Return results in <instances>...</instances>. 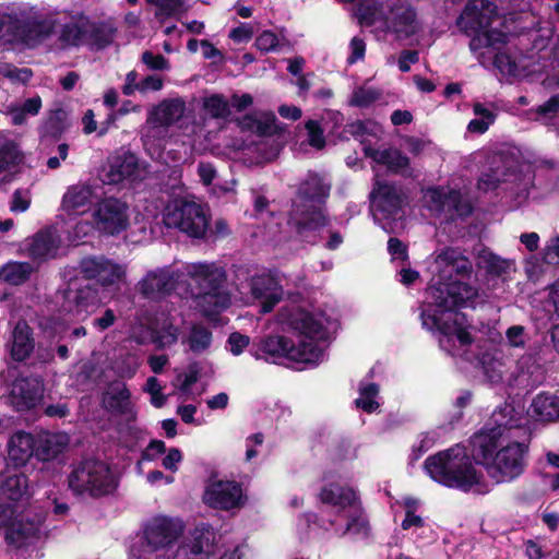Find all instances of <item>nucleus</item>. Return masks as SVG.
<instances>
[{"label": "nucleus", "mask_w": 559, "mask_h": 559, "mask_svg": "<svg viewBox=\"0 0 559 559\" xmlns=\"http://www.w3.org/2000/svg\"><path fill=\"white\" fill-rule=\"evenodd\" d=\"M417 12L414 7L396 5L392 9L390 28L397 38H407L417 33Z\"/></svg>", "instance_id": "c85d7f7f"}, {"label": "nucleus", "mask_w": 559, "mask_h": 559, "mask_svg": "<svg viewBox=\"0 0 559 559\" xmlns=\"http://www.w3.org/2000/svg\"><path fill=\"white\" fill-rule=\"evenodd\" d=\"M289 325L297 332L298 343L285 335L267 334L254 340L250 354L255 359L277 364L282 359L316 365L322 356L319 341H325L328 330L311 312L298 310L290 314Z\"/></svg>", "instance_id": "7ed1b4c3"}, {"label": "nucleus", "mask_w": 559, "mask_h": 559, "mask_svg": "<svg viewBox=\"0 0 559 559\" xmlns=\"http://www.w3.org/2000/svg\"><path fill=\"white\" fill-rule=\"evenodd\" d=\"M178 340V329L173 324L167 326H163L154 338V342L157 344L158 348L169 347L177 343Z\"/></svg>", "instance_id": "864d4df0"}, {"label": "nucleus", "mask_w": 559, "mask_h": 559, "mask_svg": "<svg viewBox=\"0 0 559 559\" xmlns=\"http://www.w3.org/2000/svg\"><path fill=\"white\" fill-rule=\"evenodd\" d=\"M528 413L537 421H559V396L548 392L538 393L533 399Z\"/></svg>", "instance_id": "7c9ffc66"}, {"label": "nucleus", "mask_w": 559, "mask_h": 559, "mask_svg": "<svg viewBox=\"0 0 559 559\" xmlns=\"http://www.w3.org/2000/svg\"><path fill=\"white\" fill-rule=\"evenodd\" d=\"M331 185L316 171H308L299 183L293 204L294 227L299 236L317 231L330 224L324 206L330 197Z\"/></svg>", "instance_id": "20e7f679"}, {"label": "nucleus", "mask_w": 559, "mask_h": 559, "mask_svg": "<svg viewBox=\"0 0 559 559\" xmlns=\"http://www.w3.org/2000/svg\"><path fill=\"white\" fill-rule=\"evenodd\" d=\"M419 61V52L417 50L404 49L400 52L397 66L401 72L406 73L411 70V64Z\"/></svg>", "instance_id": "e2e57ef3"}, {"label": "nucleus", "mask_w": 559, "mask_h": 559, "mask_svg": "<svg viewBox=\"0 0 559 559\" xmlns=\"http://www.w3.org/2000/svg\"><path fill=\"white\" fill-rule=\"evenodd\" d=\"M528 444L513 441L499 449L495 461L488 466V476L497 484L519 478L527 465Z\"/></svg>", "instance_id": "0eeeda50"}, {"label": "nucleus", "mask_w": 559, "mask_h": 559, "mask_svg": "<svg viewBox=\"0 0 559 559\" xmlns=\"http://www.w3.org/2000/svg\"><path fill=\"white\" fill-rule=\"evenodd\" d=\"M227 344L230 353L235 356H239L243 353V349L249 346L250 337L240 332H233L227 338Z\"/></svg>", "instance_id": "4d7b16f0"}, {"label": "nucleus", "mask_w": 559, "mask_h": 559, "mask_svg": "<svg viewBox=\"0 0 559 559\" xmlns=\"http://www.w3.org/2000/svg\"><path fill=\"white\" fill-rule=\"evenodd\" d=\"M35 437L26 431L15 432L8 442V456L14 466L25 465L34 456Z\"/></svg>", "instance_id": "c756f323"}, {"label": "nucleus", "mask_w": 559, "mask_h": 559, "mask_svg": "<svg viewBox=\"0 0 559 559\" xmlns=\"http://www.w3.org/2000/svg\"><path fill=\"white\" fill-rule=\"evenodd\" d=\"M92 191L85 186H72L62 198V209L68 214L85 212L91 203Z\"/></svg>", "instance_id": "f704fd0d"}, {"label": "nucleus", "mask_w": 559, "mask_h": 559, "mask_svg": "<svg viewBox=\"0 0 559 559\" xmlns=\"http://www.w3.org/2000/svg\"><path fill=\"white\" fill-rule=\"evenodd\" d=\"M59 312L78 321L85 320L102 305L100 289L97 284L69 283L60 293Z\"/></svg>", "instance_id": "423d86ee"}, {"label": "nucleus", "mask_w": 559, "mask_h": 559, "mask_svg": "<svg viewBox=\"0 0 559 559\" xmlns=\"http://www.w3.org/2000/svg\"><path fill=\"white\" fill-rule=\"evenodd\" d=\"M364 154L377 164L385 166L390 174L406 178L412 176L409 157L397 148L378 150L371 145H365Z\"/></svg>", "instance_id": "aec40b11"}, {"label": "nucleus", "mask_w": 559, "mask_h": 559, "mask_svg": "<svg viewBox=\"0 0 559 559\" xmlns=\"http://www.w3.org/2000/svg\"><path fill=\"white\" fill-rule=\"evenodd\" d=\"M139 171V158L130 150L121 147L108 158L107 182L118 185L126 179H133Z\"/></svg>", "instance_id": "6ab92c4d"}, {"label": "nucleus", "mask_w": 559, "mask_h": 559, "mask_svg": "<svg viewBox=\"0 0 559 559\" xmlns=\"http://www.w3.org/2000/svg\"><path fill=\"white\" fill-rule=\"evenodd\" d=\"M33 271L29 262L10 261L0 269V280L10 285L20 286L29 280Z\"/></svg>", "instance_id": "e433bc0d"}, {"label": "nucleus", "mask_w": 559, "mask_h": 559, "mask_svg": "<svg viewBox=\"0 0 559 559\" xmlns=\"http://www.w3.org/2000/svg\"><path fill=\"white\" fill-rule=\"evenodd\" d=\"M68 129L67 114L63 109H56L46 120L41 130L43 140L58 142Z\"/></svg>", "instance_id": "58836bf2"}, {"label": "nucleus", "mask_w": 559, "mask_h": 559, "mask_svg": "<svg viewBox=\"0 0 559 559\" xmlns=\"http://www.w3.org/2000/svg\"><path fill=\"white\" fill-rule=\"evenodd\" d=\"M56 26L57 21L53 19H21L20 44L35 48L55 33Z\"/></svg>", "instance_id": "412c9836"}, {"label": "nucleus", "mask_w": 559, "mask_h": 559, "mask_svg": "<svg viewBox=\"0 0 559 559\" xmlns=\"http://www.w3.org/2000/svg\"><path fill=\"white\" fill-rule=\"evenodd\" d=\"M371 207L385 219H396L404 214L408 194L403 186L376 179L369 193Z\"/></svg>", "instance_id": "6e6552de"}, {"label": "nucleus", "mask_w": 559, "mask_h": 559, "mask_svg": "<svg viewBox=\"0 0 559 559\" xmlns=\"http://www.w3.org/2000/svg\"><path fill=\"white\" fill-rule=\"evenodd\" d=\"M182 461V453L178 448H170L166 454V456L162 461V465L164 468L177 472L178 463Z\"/></svg>", "instance_id": "338daca9"}, {"label": "nucleus", "mask_w": 559, "mask_h": 559, "mask_svg": "<svg viewBox=\"0 0 559 559\" xmlns=\"http://www.w3.org/2000/svg\"><path fill=\"white\" fill-rule=\"evenodd\" d=\"M185 525L179 519L157 515L151 519L143 532L147 552L165 550L168 552L173 545L182 535Z\"/></svg>", "instance_id": "9d476101"}, {"label": "nucleus", "mask_w": 559, "mask_h": 559, "mask_svg": "<svg viewBox=\"0 0 559 559\" xmlns=\"http://www.w3.org/2000/svg\"><path fill=\"white\" fill-rule=\"evenodd\" d=\"M185 112V102L178 98L164 99L148 114L147 123L155 127H169L179 121Z\"/></svg>", "instance_id": "cd10ccee"}, {"label": "nucleus", "mask_w": 559, "mask_h": 559, "mask_svg": "<svg viewBox=\"0 0 559 559\" xmlns=\"http://www.w3.org/2000/svg\"><path fill=\"white\" fill-rule=\"evenodd\" d=\"M201 269V278L199 282L200 290L227 293L224 287L226 281L224 271L217 269L211 270L207 265H202Z\"/></svg>", "instance_id": "37998d69"}, {"label": "nucleus", "mask_w": 559, "mask_h": 559, "mask_svg": "<svg viewBox=\"0 0 559 559\" xmlns=\"http://www.w3.org/2000/svg\"><path fill=\"white\" fill-rule=\"evenodd\" d=\"M5 349L15 362H24L32 356L35 349L34 332L25 320L21 319L15 323L5 343Z\"/></svg>", "instance_id": "a211bd4d"}, {"label": "nucleus", "mask_w": 559, "mask_h": 559, "mask_svg": "<svg viewBox=\"0 0 559 559\" xmlns=\"http://www.w3.org/2000/svg\"><path fill=\"white\" fill-rule=\"evenodd\" d=\"M128 204L117 198L99 201L95 211V222L99 231L106 235H119L129 226Z\"/></svg>", "instance_id": "f8f14e48"}, {"label": "nucleus", "mask_w": 559, "mask_h": 559, "mask_svg": "<svg viewBox=\"0 0 559 559\" xmlns=\"http://www.w3.org/2000/svg\"><path fill=\"white\" fill-rule=\"evenodd\" d=\"M498 17L497 5L489 0H468L455 24L461 32L471 36L472 33L490 31L492 22Z\"/></svg>", "instance_id": "9b49d317"}, {"label": "nucleus", "mask_w": 559, "mask_h": 559, "mask_svg": "<svg viewBox=\"0 0 559 559\" xmlns=\"http://www.w3.org/2000/svg\"><path fill=\"white\" fill-rule=\"evenodd\" d=\"M166 452V444L163 440L153 439L147 447L141 452L142 461H154L157 455Z\"/></svg>", "instance_id": "bf43d9fd"}, {"label": "nucleus", "mask_w": 559, "mask_h": 559, "mask_svg": "<svg viewBox=\"0 0 559 559\" xmlns=\"http://www.w3.org/2000/svg\"><path fill=\"white\" fill-rule=\"evenodd\" d=\"M277 118L273 111H265L261 114V119H258L253 134L258 136H272L278 134L282 128L276 123Z\"/></svg>", "instance_id": "8fccbe9b"}, {"label": "nucleus", "mask_w": 559, "mask_h": 559, "mask_svg": "<svg viewBox=\"0 0 559 559\" xmlns=\"http://www.w3.org/2000/svg\"><path fill=\"white\" fill-rule=\"evenodd\" d=\"M379 393V385L374 382H370L359 389L360 397L355 401L358 408L364 412L371 414L378 407L379 403L374 400Z\"/></svg>", "instance_id": "09e8293b"}, {"label": "nucleus", "mask_w": 559, "mask_h": 559, "mask_svg": "<svg viewBox=\"0 0 559 559\" xmlns=\"http://www.w3.org/2000/svg\"><path fill=\"white\" fill-rule=\"evenodd\" d=\"M58 238L49 228L39 229L29 240L27 252L33 260H46L58 250Z\"/></svg>", "instance_id": "473e14b6"}, {"label": "nucleus", "mask_w": 559, "mask_h": 559, "mask_svg": "<svg viewBox=\"0 0 559 559\" xmlns=\"http://www.w3.org/2000/svg\"><path fill=\"white\" fill-rule=\"evenodd\" d=\"M168 225L176 226L191 238L201 239L209 228L210 217L202 205L194 201L178 200L173 211L166 215Z\"/></svg>", "instance_id": "1a4fd4ad"}, {"label": "nucleus", "mask_w": 559, "mask_h": 559, "mask_svg": "<svg viewBox=\"0 0 559 559\" xmlns=\"http://www.w3.org/2000/svg\"><path fill=\"white\" fill-rule=\"evenodd\" d=\"M103 406L109 413L128 416L129 420L136 418V411L131 402V392L126 383L111 385L110 392L103 397Z\"/></svg>", "instance_id": "b1692460"}, {"label": "nucleus", "mask_w": 559, "mask_h": 559, "mask_svg": "<svg viewBox=\"0 0 559 559\" xmlns=\"http://www.w3.org/2000/svg\"><path fill=\"white\" fill-rule=\"evenodd\" d=\"M197 305L205 317L211 318L229 307L230 296L228 293L200 290L197 295Z\"/></svg>", "instance_id": "72a5a7b5"}, {"label": "nucleus", "mask_w": 559, "mask_h": 559, "mask_svg": "<svg viewBox=\"0 0 559 559\" xmlns=\"http://www.w3.org/2000/svg\"><path fill=\"white\" fill-rule=\"evenodd\" d=\"M203 110L213 119L229 120L231 116L230 103L223 94H212L203 99Z\"/></svg>", "instance_id": "a19ab883"}, {"label": "nucleus", "mask_w": 559, "mask_h": 559, "mask_svg": "<svg viewBox=\"0 0 559 559\" xmlns=\"http://www.w3.org/2000/svg\"><path fill=\"white\" fill-rule=\"evenodd\" d=\"M305 128L308 133V144L317 150H322L326 145L324 130L319 121L310 119L306 122Z\"/></svg>", "instance_id": "3c124183"}, {"label": "nucleus", "mask_w": 559, "mask_h": 559, "mask_svg": "<svg viewBox=\"0 0 559 559\" xmlns=\"http://www.w3.org/2000/svg\"><path fill=\"white\" fill-rule=\"evenodd\" d=\"M356 15L361 25L371 26L376 22V9L369 4H359Z\"/></svg>", "instance_id": "774afa93"}, {"label": "nucleus", "mask_w": 559, "mask_h": 559, "mask_svg": "<svg viewBox=\"0 0 559 559\" xmlns=\"http://www.w3.org/2000/svg\"><path fill=\"white\" fill-rule=\"evenodd\" d=\"M477 265L481 269H485L488 275L501 277L509 272L511 262L509 260L502 259L488 249H483L478 253Z\"/></svg>", "instance_id": "4c0bfd02"}, {"label": "nucleus", "mask_w": 559, "mask_h": 559, "mask_svg": "<svg viewBox=\"0 0 559 559\" xmlns=\"http://www.w3.org/2000/svg\"><path fill=\"white\" fill-rule=\"evenodd\" d=\"M114 33L115 29L104 22H95L90 19L85 45L91 49L103 50L112 44Z\"/></svg>", "instance_id": "c9c22d12"}, {"label": "nucleus", "mask_w": 559, "mask_h": 559, "mask_svg": "<svg viewBox=\"0 0 559 559\" xmlns=\"http://www.w3.org/2000/svg\"><path fill=\"white\" fill-rule=\"evenodd\" d=\"M429 197L435 209L445 213L452 222L469 217L474 212L471 201L457 189L445 190L443 187H436L430 190Z\"/></svg>", "instance_id": "2eb2a0df"}, {"label": "nucleus", "mask_w": 559, "mask_h": 559, "mask_svg": "<svg viewBox=\"0 0 559 559\" xmlns=\"http://www.w3.org/2000/svg\"><path fill=\"white\" fill-rule=\"evenodd\" d=\"M69 443L64 433L46 432L35 437L34 456L43 462L56 460L61 455Z\"/></svg>", "instance_id": "393cba45"}, {"label": "nucleus", "mask_w": 559, "mask_h": 559, "mask_svg": "<svg viewBox=\"0 0 559 559\" xmlns=\"http://www.w3.org/2000/svg\"><path fill=\"white\" fill-rule=\"evenodd\" d=\"M213 342V334L206 326L194 323L188 336L189 348L192 353L199 354L209 349Z\"/></svg>", "instance_id": "79ce46f5"}, {"label": "nucleus", "mask_w": 559, "mask_h": 559, "mask_svg": "<svg viewBox=\"0 0 559 559\" xmlns=\"http://www.w3.org/2000/svg\"><path fill=\"white\" fill-rule=\"evenodd\" d=\"M88 23L90 17L83 12L72 15L69 22L61 25L58 37L60 45L63 48L85 45Z\"/></svg>", "instance_id": "a878e982"}, {"label": "nucleus", "mask_w": 559, "mask_h": 559, "mask_svg": "<svg viewBox=\"0 0 559 559\" xmlns=\"http://www.w3.org/2000/svg\"><path fill=\"white\" fill-rule=\"evenodd\" d=\"M278 46V38L272 31H263L255 38V47L264 52L275 50Z\"/></svg>", "instance_id": "13d9d810"}, {"label": "nucleus", "mask_w": 559, "mask_h": 559, "mask_svg": "<svg viewBox=\"0 0 559 559\" xmlns=\"http://www.w3.org/2000/svg\"><path fill=\"white\" fill-rule=\"evenodd\" d=\"M438 261L444 267L426 289V300L419 307L421 325L440 333L442 346L444 342L451 344L455 341L460 347L469 346L474 337L466 329L465 313L460 310L478 295L476 287L467 283L473 275V263L459 249L451 247L439 253Z\"/></svg>", "instance_id": "f257e3e1"}, {"label": "nucleus", "mask_w": 559, "mask_h": 559, "mask_svg": "<svg viewBox=\"0 0 559 559\" xmlns=\"http://www.w3.org/2000/svg\"><path fill=\"white\" fill-rule=\"evenodd\" d=\"M471 36L469 49L472 51H478L485 47H492L497 43H506V35L502 32L483 31L480 33H472Z\"/></svg>", "instance_id": "49530a36"}, {"label": "nucleus", "mask_w": 559, "mask_h": 559, "mask_svg": "<svg viewBox=\"0 0 559 559\" xmlns=\"http://www.w3.org/2000/svg\"><path fill=\"white\" fill-rule=\"evenodd\" d=\"M43 396L44 384L37 377H17L12 382L9 392L10 403L17 412L35 408Z\"/></svg>", "instance_id": "dca6fc26"}, {"label": "nucleus", "mask_w": 559, "mask_h": 559, "mask_svg": "<svg viewBox=\"0 0 559 559\" xmlns=\"http://www.w3.org/2000/svg\"><path fill=\"white\" fill-rule=\"evenodd\" d=\"M182 5L183 0H162L160 8L156 10L155 16L157 19L170 17L180 11Z\"/></svg>", "instance_id": "0e129e2a"}, {"label": "nucleus", "mask_w": 559, "mask_h": 559, "mask_svg": "<svg viewBox=\"0 0 559 559\" xmlns=\"http://www.w3.org/2000/svg\"><path fill=\"white\" fill-rule=\"evenodd\" d=\"M67 480L74 497L93 500L111 497L119 487V478L110 465L95 457H84L72 464Z\"/></svg>", "instance_id": "39448f33"}, {"label": "nucleus", "mask_w": 559, "mask_h": 559, "mask_svg": "<svg viewBox=\"0 0 559 559\" xmlns=\"http://www.w3.org/2000/svg\"><path fill=\"white\" fill-rule=\"evenodd\" d=\"M501 435V425L488 430L481 429L471 438V454L465 447L455 444L429 455L424 462V468L436 483L468 492L484 480L483 473L474 467L473 462L483 465L488 473V466L499 451Z\"/></svg>", "instance_id": "f03ea898"}, {"label": "nucleus", "mask_w": 559, "mask_h": 559, "mask_svg": "<svg viewBox=\"0 0 559 559\" xmlns=\"http://www.w3.org/2000/svg\"><path fill=\"white\" fill-rule=\"evenodd\" d=\"M252 36L253 29L250 25L247 24H241L237 27H234L229 32V38L238 44L248 43L249 40H251Z\"/></svg>", "instance_id": "69168bd1"}, {"label": "nucleus", "mask_w": 559, "mask_h": 559, "mask_svg": "<svg viewBox=\"0 0 559 559\" xmlns=\"http://www.w3.org/2000/svg\"><path fill=\"white\" fill-rule=\"evenodd\" d=\"M1 488L8 499L19 501L27 492L28 478L22 473L8 476Z\"/></svg>", "instance_id": "a18cd8bd"}, {"label": "nucleus", "mask_w": 559, "mask_h": 559, "mask_svg": "<svg viewBox=\"0 0 559 559\" xmlns=\"http://www.w3.org/2000/svg\"><path fill=\"white\" fill-rule=\"evenodd\" d=\"M318 497L323 504L341 509L354 507L359 501V497L353 488L335 483L322 487Z\"/></svg>", "instance_id": "2f4dec72"}, {"label": "nucleus", "mask_w": 559, "mask_h": 559, "mask_svg": "<svg viewBox=\"0 0 559 559\" xmlns=\"http://www.w3.org/2000/svg\"><path fill=\"white\" fill-rule=\"evenodd\" d=\"M250 293L253 299L260 300L262 313L273 311L282 299V290L276 280L266 274L257 275L251 278Z\"/></svg>", "instance_id": "5701e85b"}, {"label": "nucleus", "mask_w": 559, "mask_h": 559, "mask_svg": "<svg viewBox=\"0 0 559 559\" xmlns=\"http://www.w3.org/2000/svg\"><path fill=\"white\" fill-rule=\"evenodd\" d=\"M350 47V55L347 57V63L354 64L359 60H362L365 58L366 53V43L360 37H353L349 44Z\"/></svg>", "instance_id": "052dcab7"}, {"label": "nucleus", "mask_w": 559, "mask_h": 559, "mask_svg": "<svg viewBox=\"0 0 559 559\" xmlns=\"http://www.w3.org/2000/svg\"><path fill=\"white\" fill-rule=\"evenodd\" d=\"M40 521L29 519L24 514H14L8 530L4 532L5 544L15 549H20L27 544V540L40 532Z\"/></svg>", "instance_id": "4be33fe9"}, {"label": "nucleus", "mask_w": 559, "mask_h": 559, "mask_svg": "<svg viewBox=\"0 0 559 559\" xmlns=\"http://www.w3.org/2000/svg\"><path fill=\"white\" fill-rule=\"evenodd\" d=\"M370 532L369 521L365 515L360 501L356 502L347 513V523L343 534H352L358 537H368Z\"/></svg>", "instance_id": "ea45409f"}, {"label": "nucleus", "mask_w": 559, "mask_h": 559, "mask_svg": "<svg viewBox=\"0 0 559 559\" xmlns=\"http://www.w3.org/2000/svg\"><path fill=\"white\" fill-rule=\"evenodd\" d=\"M209 532L195 531L189 543H181L171 554V559H209L213 551Z\"/></svg>", "instance_id": "bb28decb"}, {"label": "nucleus", "mask_w": 559, "mask_h": 559, "mask_svg": "<svg viewBox=\"0 0 559 559\" xmlns=\"http://www.w3.org/2000/svg\"><path fill=\"white\" fill-rule=\"evenodd\" d=\"M142 62L147 66L151 70H168L169 61L160 53H153L150 50H146L142 53Z\"/></svg>", "instance_id": "5fc2aeb1"}, {"label": "nucleus", "mask_w": 559, "mask_h": 559, "mask_svg": "<svg viewBox=\"0 0 559 559\" xmlns=\"http://www.w3.org/2000/svg\"><path fill=\"white\" fill-rule=\"evenodd\" d=\"M508 344L512 347L524 348L526 345L525 328L523 325H511L506 331Z\"/></svg>", "instance_id": "6e6d98bb"}, {"label": "nucleus", "mask_w": 559, "mask_h": 559, "mask_svg": "<svg viewBox=\"0 0 559 559\" xmlns=\"http://www.w3.org/2000/svg\"><path fill=\"white\" fill-rule=\"evenodd\" d=\"M382 94L374 87H356L350 96L349 105L358 108H368L381 98Z\"/></svg>", "instance_id": "de8ad7c7"}, {"label": "nucleus", "mask_w": 559, "mask_h": 559, "mask_svg": "<svg viewBox=\"0 0 559 559\" xmlns=\"http://www.w3.org/2000/svg\"><path fill=\"white\" fill-rule=\"evenodd\" d=\"M179 274L169 269L148 272L139 283L140 293L147 299L160 300L178 286Z\"/></svg>", "instance_id": "f3484780"}, {"label": "nucleus", "mask_w": 559, "mask_h": 559, "mask_svg": "<svg viewBox=\"0 0 559 559\" xmlns=\"http://www.w3.org/2000/svg\"><path fill=\"white\" fill-rule=\"evenodd\" d=\"M203 501L213 509L229 511L241 508L246 503L247 497L243 495L240 483L236 480H216L206 486Z\"/></svg>", "instance_id": "ddd939ff"}, {"label": "nucleus", "mask_w": 559, "mask_h": 559, "mask_svg": "<svg viewBox=\"0 0 559 559\" xmlns=\"http://www.w3.org/2000/svg\"><path fill=\"white\" fill-rule=\"evenodd\" d=\"M388 252L392 260L409 263L408 247L397 237H390L388 240Z\"/></svg>", "instance_id": "603ef678"}, {"label": "nucleus", "mask_w": 559, "mask_h": 559, "mask_svg": "<svg viewBox=\"0 0 559 559\" xmlns=\"http://www.w3.org/2000/svg\"><path fill=\"white\" fill-rule=\"evenodd\" d=\"M201 373V367L198 361H192L188 365V371L185 374V379L181 382L180 391L188 392L193 384L199 381Z\"/></svg>", "instance_id": "680f3d73"}, {"label": "nucleus", "mask_w": 559, "mask_h": 559, "mask_svg": "<svg viewBox=\"0 0 559 559\" xmlns=\"http://www.w3.org/2000/svg\"><path fill=\"white\" fill-rule=\"evenodd\" d=\"M79 271L85 280H96L103 287L118 283L124 275V269L111 259L100 255H87L80 260Z\"/></svg>", "instance_id": "4468645a"}, {"label": "nucleus", "mask_w": 559, "mask_h": 559, "mask_svg": "<svg viewBox=\"0 0 559 559\" xmlns=\"http://www.w3.org/2000/svg\"><path fill=\"white\" fill-rule=\"evenodd\" d=\"M21 19L12 15L0 16V45L20 44Z\"/></svg>", "instance_id": "c03bdc74"}]
</instances>
